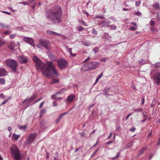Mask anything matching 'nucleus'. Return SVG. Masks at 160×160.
I'll return each instance as SVG.
<instances>
[{
	"label": "nucleus",
	"mask_w": 160,
	"mask_h": 160,
	"mask_svg": "<svg viewBox=\"0 0 160 160\" xmlns=\"http://www.w3.org/2000/svg\"><path fill=\"white\" fill-rule=\"evenodd\" d=\"M15 34H11L10 35L9 37L10 38H14L15 37Z\"/></svg>",
	"instance_id": "45"
},
{
	"label": "nucleus",
	"mask_w": 160,
	"mask_h": 160,
	"mask_svg": "<svg viewBox=\"0 0 160 160\" xmlns=\"http://www.w3.org/2000/svg\"><path fill=\"white\" fill-rule=\"evenodd\" d=\"M57 103L56 102H53V106L54 107H56L57 106Z\"/></svg>",
	"instance_id": "63"
},
{
	"label": "nucleus",
	"mask_w": 160,
	"mask_h": 160,
	"mask_svg": "<svg viewBox=\"0 0 160 160\" xmlns=\"http://www.w3.org/2000/svg\"><path fill=\"white\" fill-rule=\"evenodd\" d=\"M137 28H138L137 26H133V27H131L129 29H130V30H136L137 29Z\"/></svg>",
	"instance_id": "29"
},
{
	"label": "nucleus",
	"mask_w": 160,
	"mask_h": 160,
	"mask_svg": "<svg viewBox=\"0 0 160 160\" xmlns=\"http://www.w3.org/2000/svg\"><path fill=\"white\" fill-rule=\"evenodd\" d=\"M93 51L95 53L98 52V47H96L93 49Z\"/></svg>",
	"instance_id": "32"
},
{
	"label": "nucleus",
	"mask_w": 160,
	"mask_h": 160,
	"mask_svg": "<svg viewBox=\"0 0 160 160\" xmlns=\"http://www.w3.org/2000/svg\"><path fill=\"white\" fill-rule=\"evenodd\" d=\"M145 101L144 98V97H142V100L141 101V105H143Z\"/></svg>",
	"instance_id": "48"
},
{
	"label": "nucleus",
	"mask_w": 160,
	"mask_h": 160,
	"mask_svg": "<svg viewBox=\"0 0 160 160\" xmlns=\"http://www.w3.org/2000/svg\"><path fill=\"white\" fill-rule=\"evenodd\" d=\"M82 43L83 45L87 46H89L90 44V42H88L83 41L82 42Z\"/></svg>",
	"instance_id": "23"
},
{
	"label": "nucleus",
	"mask_w": 160,
	"mask_h": 160,
	"mask_svg": "<svg viewBox=\"0 0 160 160\" xmlns=\"http://www.w3.org/2000/svg\"><path fill=\"white\" fill-rule=\"evenodd\" d=\"M5 43V42L0 40V46L4 44Z\"/></svg>",
	"instance_id": "58"
},
{
	"label": "nucleus",
	"mask_w": 160,
	"mask_h": 160,
	"mask_svg": "<svg viewBox=\"0 0 160 160\" xmlns=\"http://www.w3.org/2000/svg\"><path fill=\"white\" fill-rule=\"evenodd\" d=\"M142 110V108H138L135 109H134V111H140L141 112Z\"/></svg>",
	"instance_id": "42"
},
{
	"label": "nucleus",
	"mask_w": 160,
	"mask_h": 160,
	"mask_svg": "<svg viewBox=\"0 0 160 160\" xmlns=\"http://www.w3.org/2000/svg\"><path fill=\"white\" fill-rule=\"evenodd\" d=\"M47 33H48V34L52 35H55V32L51 31L50 30H48L47 31Z\"/></svg>",
	"instance_id": "21"
},
{
	"label": "nucleus",
	"mask_w": 160,
	"mask_h": 160,
	"mask_svg": "<svg viewBox=\"0 0 160 160\" xmlns=\"http://www.w3.org/2000/svg\"><path fill=\"white\" fill-rule=\"evenodd\" d=\"M154 82L158 85L160 84V72L155 73L153 76Z\"/></svg>",
	"instance_id": "9"
},
{
	"label": "nucleus",
	"mask_w": 160,
	"mask_h": 160,
	"mask_svg": "<svg viewBox=\"0 0 160 160\" xmlns=\"http://www.w3.org/2000/svg\"><path fill=\"white\" fill-rule=\"evenodd\" d=\"M37 96L36 94H33L31 98H28V103H30L32 102L33 101L35 100V99L37 98Z\"/></svg>",
	"instance_id": "15"
},
{
	"label": "nucleus",
	"mask_w": 160,
	"mask_h": 160,
	"mask_svg": "<svg viewBox=\"0 0 160 160\" xmlns=\"http://www.w3.org/2000/svg\"><path fill=\"white\" fill-rule=\"evenodd\" d=\"M44 102H45L44 101H43L41 103V104L40 105V106H39V108H41L42 107L43 104L44 103Z\"/></svg>",
	"instance_id": "59"
},
{
	"label": "nucleus",
	"mask_w": 160,
	"mask_h": 160,
	"mask_svg": "<svg viewBox=\"0 0 160 160\" xmlns=\"http://www.w3.org/2000/svg\"><path fill=\"white\" fill-rule=\"evenodd\" d=\"M107 60V58H103L101 59V61H102L103 62H105Z\"/></svg>",
	"instance_id": "60"
},
{
	"label": "nucleus",
	"mask_w": 160,
	"mask_h": 160,
	"mask_svg": "<svg viewBox=\"0 0 160 160\" xmlns=\"http://www.w3.org/2000/svg\"><path fill=\"white\" fill-rule=\"evenodd\" d=\"M99 63L96 62H92L86 63L84 66L88 68V69L86 71L93 70L98 67Z\"/></svg>",
	"instance_id": "5"
},
{
	"label": "nucleus",
	"mask_w": 160,
	"mask_h": 160,
	"mask_svg": "<svg viewBox=\"0 0 160 160\" xmlns=\"http://www.w3.org/2000/svg\"><path fill=\"white\" fill-rule=\"evenodd\" d=\"M113 143V141L112 140H111L109 142H106V144H107V145H109V144H111Z\"/></svg>",
	"instance_id": "50"
},
{
	"label": "nucleus",
	"mask_w": 160,
	"mask_h": 160,
	"mask_svg": "<svg viewBox=\"0 0 160 160\" xmlns=\"http://www.w3.org/2000/svg\"><path fill=\"white\" fill-rule=\"evenodd\" d=\"M41 46H42V44L40 43V44H38L37 45V47L39 48H40Z\"/></svg>",
	"instance_id": "62"
},
{
	"label": "nucleus",
	"mask_w": 160,
	"mask_h": 160,
	"mask_svg": "<svg viewBox=\"0 0 160 160\" xmlns=\"http://www.w3.org/2000/svg\"><path fill=\"white\" fill-rule=\"evenodd\" d=\"M151 32L153 33H155L157 32V31L156 30V29L153 28H151Z\"/></svg>",
	"instance_id": "36"
},
{
	"label": "nucleus",
	"mask_w": 160,
	"mask_h": 160,
	"mask_svg": "<svg viewBox=\"0 0 160 160\" xmlns=\"http://www.w3.org/2000/svg\"><path fill=\"white\" fill-rule=\"evenodd\" d=\"M42 98H40L39 99H38V100H37L34 103H33V105L34 104H35V103L38 102L40 100H41Z\"/></svg>",
	"instance_id": "61"
},
{
	"label": "nucleus",
	"mask_w": 160,
	"mask_h": 160,
	"mask_svg": "<svg viewBox=\"0 0 160 160\" xmlns=\"http://www.w3.org/2000/svg\"><path fill=\"white\" fill-rule=\"evenodd\" d=\"M6 65L10 67L13 72H15L16 68L18 66V64L17 61L13 59H8L5 61Z\"/></svg>",
	"instance_id": "4"
},
{
	"label": "nucleus",
	"mask_w": 160,
	"mask_h": 160,
	"mask_svg": "<svg viewBox=\"0 0 160 160\" xmlns=\"http://www.w3.org/2000/svg\"><path fill=\"white\" fill-rule=\"evenodd\" d=\"M84 28L82 27H80L77 28V30L79 31H81Z\"/></svg>",
	"instance_id": "39"
},
{
	"label": "nucleus",
	"mask_w": 160,
	"mask_h": 160,
	"mask_svg": "<svg viewBox=\"0 0 160 160\" xmlns=\"http://www.w3.org/2000/svg\"><path fill=\"white\" fill-rule=\"evenodd\" d=\"M153 7L154 8L158 10H160V7L158 3H155L153 5Z\"/></svg>",
	"instance_id": "17"
},
{
	"label": "nucleus",
	"mask_w": 160,
	"mask_h": 160,
	"mask_svg": "<svg viewBox=\"0 0 160 160\" xmlns=\"http://www.w3.org/2000/svg\"><path fill=\"white\" fill-rule=\"evenodd\" d=\"M12 156H14V160H22V157L20 155V151L15 144L12 145L10 148Z\"/></svg>",
	"instance_id": "3"
},
{
	"label": "nucleus",
	"mask_w": 160,
	"mask_h": 160,
	"mask_svg": "<svg viewBox=\"0 0 160 160\" xmlns=\"http://www.w3.org/2000/svg\"><path fill=\"white\" fill-rule=\"evenodd\" d=\"M20 3L24 4V5H27L28 4V2L24 1L21 2Z\"/></svg>",
	"instance_id": "47"
},
{
	"label": "nucleus",
	"mask_w": 160,
	"mask_h": 160,
	"mask_svg": "<svg viewBox=\"0 0 160 160\" xmlns=\"http://www.w3.org/2000/svg\"><path fill=\"white\" fill-rule=\"evenodd\" d=\"M132 142H130V143H128V144H127L125 148V149H127L130 147L132 146Z\"/></svg>",
	"instance_id": "25"
},
{
	"label": "nucleus",
	"mask_w": 160,
	"mask_h": 160,
	"mask_svg": "<svg viewBox=\"0 0 160 160\" xmlns=\"http://www.w3.org/2000/svg\"><path fill=\"white\" fill-rule=\"evenodd\" d=\"M92 32L93 33H94L95 35H97V31L95 30L94 29H93L92 31Z\"/></svg>",
	"instance_id": "64"
},
{
	"label": "nucleus",
	"mask_w": 160,
	"mask_h": 160,
	"mask_svg": "<svg viewBox=\"0 0 160 160\" xmlns=\"http://www.w3.org/2000/svg\"><path fill=\"white\" fill-rule=\"evenodd\" d=\"M111 22L109 20H103L99 22L98 24L102 27H108L110 26Z\"/></svg>",
	"instance_id": "11"
},
{
	"label": "nucleus",
	"mask_w": 160,
	"mask_h": 160,
	"mask_svg": "<svg viewBox=\"0 0 160 160\" xmlns=\"http://www.w3.org/2000/svg\"><path fill=\"white\" fill-rule=\"evenodd\" d=\"M5 83V80L2 78H0V84L2 85Z\"/></svg>",
	"instance_id": "27"
},
{
	"label": "nucleus",
	"mask_w": 160,
	"mask_h": 160,
	"mask_svg": "<svg viewBox=\"0 0 160 160\" xmlns=\"http://www.w3.org/2000/svg\"><path fill=\"white\" fill-rule=\"evenodd\" d=\"M62 10L59 6H55L46 12L45 17L51 20L53 24L58 25L61 22Z\"/></svg>",
	"instance_id": "2"
},
{
	"label": "nucleus",
	"mask_w": 160,
	"mask_h": 160,
	"mask_svg": "<svg viewBox=\"0 0 160 160\" xmlns=\"http://www.w3.org/2000/svg\"><path fill=\"white\" fill-rule=\"evenodd\" d=\"M82 12H83V13L86 14L87 16H88L89 14L85 10H82Z\"/></svg>",
	"instance_id": "53"
},
{
	"label": "nucleus",
	"mask_w": 160,
	"mask_h": 160,
	"mask_svg": "<svg viewBox=\"0 0 160 160\" xmlns=\"http://www.w3.org/2000/svg\"><path fill=\"white\" fill-rule=\"evenodd\" d=\"M11 33V32L9 31H6L5 32H4V34H5L9 35Z\"/></svg>",
	"instance_id": "52"
},
{
	"label": "nucleus",
	"mask_w": 160,
	"mask_h": 160,
	"mask_svg": "<svg viewBox=\"0 0 160 160\" xmlns=\"http://www.w3.org/2000/svg\"><path fill=\"white\" fill-rule=\"evenodd\" d=\"M120 152H119L115 157H114L112 159H114L118 158H119V157L120 156Z\"/></svg>",
	"instance_id": "35"
},
{
	"label": "nucleus",
	"mask_w": 160,
	"mask_h": 160,
	"mask_svg": "<svg viewBox=\"0 0 160 160\" xmlns=\"http://www.w3.org/2000/svg\"><path fill=\"white\" fill-rule=\"evenodd\" d=\"M0 27L3 28H9V26L8 25H4L2 23L1 25V26Z\"/></svg>",
	"instance_id": "33"
},
{
	"label": "nucleus",
	"mask_w": 160,
	"mask_h": 160,
	"mask_svg": "<svg viewBox=\"0 0 160 160\" xmlns=\"http://www.w3.org/2000/svg\"><path fill=\"white\" fill-rule=\"evenodd\" d=\"M2 12L8 15H10L11 14V13L5 11H2Z\"/></svg>",
	"instance_id": "54"
},
{
	"label": "nucleus",
	"mask_w": 160,
	"mask_h": 160,
	"mask_svg": "<svg viewBox=\"0 0 160 160\" xmlns=\"http://www.w3.org/2000/svg\"><path fill=\"white\" fill-rule=\"evenodd\" d=\"M45 123V121L44 120H42L40 123V125L41 127L42 128V127L44 126V124Z\"/></svg>",
	"instance_id": "41"
},
{
	"label": "nucleus",
	"mask_w": 160,
	"mask_h": 160,
	"mask_svg": "<svg viewBox=\"0 0 160 160\" xmlns=\"http://www.w3.org/2000/svg\"><path fill=\"white\" fill-rule=\"evenodd\" d=\"M57 62L58 66L61 69L65 68L68 64L67 61L63 58L58 60Z\"/></svg>",
	"instance_id": "6"
},
{
	"label": "nucleus",
	"mask_w": 160,
	"mask_h": 160,
	"mask_svg": "<svg viewBox=\"0 0 160 160\" xmlns=\"http://www.w3.org/2000/svg\"><path fill=\"white\" fill-rule=\"evenodd\" d=\"M134 15H136L138 16H141L142 15V14L141 12L138 11L137 12L134 13Z\"/></svg>",
	"instance_id": "30"
},
{
	"label": "nucleus",
	"mask_w": 160,
	"mask_h": 160,
	"mask_svg": "<svg viewBox=\"0 0 160 160\" xmlns=\"http://www.w3.org/2000/svg\"><path fill=\"white\" fill-rule=\"evenodd\" d=\"M11 99V97H9V98L5 100L3 102L1 105H2V104H5L6 102H7L9 99Z\"/></svg>",
	"instance_id": "43"
},
{
	"label": "nucleus",
	"mask_w": 160,
	"mask_h": 160,
	"mask_svg": "<svg viewBox=\"0 0 160 160\" xmlns=\"http://www.w3.org/2000/svg\"><path fill=\"white\" fill-rule=\"evenodd\" d=\"M62 116L61 115H60L57 118L56 120V123H58L60 121L61 118H62Z\"/></svg>",
	"instance_id": "24"
},
{
	"label": "nucleus",
	"mask_w": 160,
	"mask_h": 160,
	"mask_svg": "<svg viewBox=\"0 0 160 160\" xmlns=\"http://www.w3.org/2000/svg\"><path fill=\"white\" fill-rule=\"evenodd\" d=\"M23 39L24 42L28 43L32 46H35L34 41L32 38L28 37H24L23 38Z\"/></svg>",
	"instance_id": "10"
},
{
	"label": "nucleus",
	"mask_w": 160,
	"mask_h": 160,
	"mask_svg": "<svg viewBox=\"0 0 160 160\" xmlns=\"http://www.w3.org/2000/svg\"><path fill=\"white\" fill-rule=\"evenodd\" d=\"M155 25V22L153 21H151L150 25L152 26H154Z\"/></svg>",
	"instance_id": "49"
},
{
	"label": "nucleus",
	"mask_w": 160,
	"mask_h": 160,
	"mask_svg": "<svg viewBox=\"0 0 160 160\" xmlns=\"http://www.w3.org/2000/svg\"><path fill=\"white\" fill-rule=\"evenodd\" d=\"M36 136V133L31 134L29 136L28 139L27 140V143L29 144L32 142L33 141L34 139L35 138Z\"/></svg>",
	"instance_id": "12"
},
{
	"label": "nucleus",
	"mask_w": 160,
	"mask_h": 160,
	"mask_svg": "<svg viewBox=\"0 0 160 160\" xmlns=\"http://www.w3.org/2000/svg\"><path fill=\"white\" fill-rule=\"evenodd\" d=\"M29 2L31 4L34 3L35 2V0H28Z\"/></svg>",
	"instance_id": "51"
},
{
	"label": "nucleus",
	"mask_w": 160,
	"mask_h": 160,
	"mask_svg": "<svg viewBox=\"0 0 160 160\" xmlns=\"http://www.w3.org/2000/svg\"><path fill=\"white\" fill-rule=\"evenodd\" d=\"M59 82V80L58 79H54L51 82V83H57L58 82Z\"/></svg>",
	"instance_id": "31"
},
{
	"label": "nucleus",
	"mask_w": 160,
	"mask_h": 160,
	"mask_svg": "<svg viewBox=\"0 0 160 160\" xmlns=\"http://www.w3.org/2000/svg\"><path fill=\"white\" fill-rule=\"evenodd\" d=\"M16 44L15 42L14 41H12L10 42V44L9 45V47L11 49L13 50Z\"/></svg>",
	"instance_id": "16"
},
{
	"label": "nucleus",
	"mask_w": 160,
	"mask_h": 160,
	"mask_svg": "<svg viewBox=\"0 0 160 160\" xmlns=\"http://www.w3.org/2000/svg\"><path fill=\"white\" fill-rule=\"evenodd\" d=\"M103 74V73L102 72L99 75L98 77L96 79L95 83H96L99 80V79L102 76Z\"/></svg>",
	"instance_id": "22"
},
{
	"label": "nucleus",
	"mask_w": 160,
	"mask_h": 160,
	"mask_svg": "<svg viewBox=\"0 0 160 160\" xmlns=\"http://www.w3.org/2000/svg\"><path fill=\"white\" fill-rule=\"evenodd\" d=\"M66 90V89L65 88H63L61 90L58 92H57L55 94L56 95L59 94H61L62 93V92H63L64 91H65Z\"/></svg>",
	"instance_id": "26"
},
{
	"label": "nucleus",
	"mask_w": 160,
	"mask_h": 160,
	"mask_svg": "<svg viewBox=\"0 0 160 160\" xmlns=\"http://www.w3.org/2000/svg\"><path fill=\"white\" fill-rule=\"evenodd\" d=\"M39 43L42 44V46H43L47 50H50V47L49 46L50 42L48 40L40 39Z\"/></svg>",
	"instance_id": "7"
},
{
	"label": "nucleus",
	"mask_w": 160,
	"mask_h": 160,
	"mask_svg": "<svg viewBox=\"0 0 160 160\" xmlns=\"http://www.w3.org/2000/svg\"><path fill=\"white\" fill-rule=\"evenodd\" d=\"M160 67V62H158L155 64V67L158 68Z\"/></svg>",
	"instance_id": "37"
},
{
	"label": "nucleus",
	"mask_w": 160,
	"mask_h": 160,
	"mask_svg": "<svg viewBox=\"0 0 160 160\" xmlns=\"http://www.w3.org/2000/svg\"><path fill=\"white\" fill-rule=\"evenodd\" d=\"M46 110L45 109H42L41 110L40 113L41 115L44 114L46 112Z\"/></svg>",
	"instance_id": "38"
},
{
	"label": "nucleus",
	"mask_w": 160,
	"mask_h": 160,
	"mask_svg": "<svg viewBox=\"0 0 160 160\" xmlns=\"http://www.w3.org/2000/svg\"><path fill=\"white\" fill-rule=\"evenodd\" d=\"M75 98V96L74 95L71 94L68 97L67 99V101L68 103L71 102Z\"/></svg>",
	"instance_id": "13"
},
{
	"label": "nucleus",
	"mask_w": 160,
	"mask_h": 160,
	"mask_svg": "<svg viewBox=\"0 0 160 160\" xmlns=\"http://www.w3.org/2000/svg\"><path fill=\"white\" fill-rule=\"evenodd\" d=\"M56 95L55 94L52 95L51 97L54 100H56Z\"/></svg>",
	"instance_id": "46"
},
{
	"label": "nucleus",
	"mask_w": 160,
	"mask_h": 160,
	"mask_svg": "<svg viewBox=\"0 0 160 160\" xmlns=\"http://www.w3.org/2000/svg\"><path fill=\"white\" fill-rule=\"evenodd\" d=\"M109 27L111 28V30H115L116 29V27L115 25H114V24H112L110 25V26Z\"/></svg>",
	"instance_id": "28"
},
{
	"label": "nucleus",
	"mask_w": 160,
	"mask_h": 160,
	"mask_svg": "<svg viewBox=\"0 0 160 160\" xmlns=\"http://www.w3.org/2000/svg\"><path fill=\"white\" fill-rule=\"evenodd\" d=\"M20 136V135H17L15 133H14L12 135V138H13L15 140H18Z\"/></svg>",
	"instance_id": "18"
},
{
	"label": "nucleus",
	"mask_w": 160,
	"mask_h": 160,
	"mask_svg": "<svg viewBox=\"0 0 160 160\" xmlns=\"http://www.w3.org/2000/svg\"><path fill=\"white\" fill-rule=\"evenodd\" d=\"M142 114H143V115L144 116L146 117L148 116L147 113V112H142Z\"/></svg>",
	"instance_id": "56"
},
{
	"label": "nucleus",
	"mask_w": 160,
	"mask_h": 160,
	"mask_svg": "<svg viewBox=\"0 0 160 160\" xmlns=\"http://www.w3.org/2000/svg\"><path fill=\"white\" fill-rule=\"evenodd\" d=\"M67 49H68V52H69L70 54L73 57H74L75 56V55H76V54L75 53L73 54L72 53V48H67Z\"/></svg>",
	"instance_id": "20"
},
{
	"label": "nucleus",
	"mask_w": 160,
	"mask_h": 160,
	"mask_svg": "<svg viewBox=\"0 0 160 160\" xmlns=\"http://www.w3.org/2000/svg\"><path fill=\"white\" fill-rule=\"evenodd\" d=\"M95 18H100L101 19H105V18L103 16V15H101V16H99V15H97V16L95 17Z\"/></svg>",
	"instance_id": "34"
},
{
	"label": "nucleus",
	"mask_w": 160,
	"mask_h": 160,
	"mask_svg": "<svg viewBox=\"0 0 160 160\" xmlns=\"http://www.w3.org/2000/svg\"><path fill=\"white\" fill-rule=\"evenodd\" d=\"M29 58L24 55H21L18 57V60L21 63H26L28 61Z\"/></svg>",
	"instance_id": "8"
},
{
	"label": "nucleus",
	"mask_w": 160,
	"mask_h": 160,
	"mask_svg": "<svg viewBox=\"0 0 160 160\" xmlns=\"http://www.w3.org/2000/svg\"><path fill=\"white\" fill-rule=\"evenodd\" d=\"M141 4V1H136L135 2L136 6H138L140 5Z\"/></svg>",
	"instance_id": "40"
},
{
	"label": "nucleus",
	"mask_w": 160,
	"mask_h": 160,
	"mask_svg": "<svg viewBox=\"0 0 160 160\" xmlns=\"http://www.w3.org/2000/svg\"><path fill=\"white\" fill-rule=\"evenodd\" d=\"M32 58L35 63L37 69L38 70L42 69V74L43 76L52 78L55 76L58 75L57 71L55 69L52 62H48L47 64V67L44 68L43 63L37 57L33 56Z\"/></svg>",
	"instance_id": "1"
},
{
	"label": "nucleus",
	"mask_w": 160,
	"mask_h": 160,
	"mask_svg": "<svg viewBox=\"0 0 160 160\" xmlns=\"http://www.w3.org/2000/svg\"><path fill=\"white\" fill-rule=\"evenodd\" d=\"M7 72L3 68H0V77L5 76L7 74Z\"/></svg>",
	"instance_id": "14"
},
{
	"label": "nucleus",
	"mask_w": 160,
	"mask_h": 160,
	"mask_svg": "<svg viewBox=\"0 0 160 160\" xmlns=\"http://www.w3.org/2000/svg\"><path fill=\"white\" fill-rule=\"evenodd\" d=\"M145 150H146V149L145 148H143L141 150V151H140L139 153L138 154V155L139 156L140 155L142 154L143 153V151Z\"/></svg>",
	"instance_id": "44"
},
{
	"label": "nucleus",
	"mask_w": 160,
	"mask_h": 160,
	"mask_svg": "<svg viewBox=\"0 0 160 160\" xmlns=\"http://www.w3.org/2000/svg\"><path fill=\"white\" fill-rule=\"evenodd\" d=\"M18 127L19 129H24L25 131L26 129L27 126L26 125L24 126L18 125Z\"/></svg>",
	"instance_id": "19"
},
{
	"label": "nucleus",
	"mask_w": 160,
	"mask_h": 160,
	"mask_svg": "<svg viewBox=\"0 0 160 160\" xmlns=\"http://www.w3.org/2000/svg\"><path fill=\"white\" fill-rule=\"evenodd\" d=\"M136 129V128L134 127H132L130 129V131L131 132H134Z\"/></svg>",
	"instance_id": "57"
},
{
	"label": "nucleus",
	"mask_w": 160,
	"mask_h": 160,
	"mask_svg": "<svg viewBox=\"0 0 160 160\" xmlns=\"http://www.w3.org/2000/svg\"><path fill=\"white\" fill-rule=\"evenodd\" d=\"M98 148H97L96 149V150L92 154V155L91 156V157H92L93 155H94L98 151Z\"/></svg>",
	"instance_id": "55"
}]
</instances>
